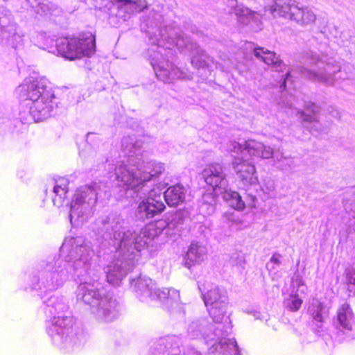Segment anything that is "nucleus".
Segmentation results:
<instances>
[{
	"label": "nucleus",
	"mask_w": 355,
	"mask_h": 355,
	"mask_svg": "<svg viewBox=\"0 0 355 355\" xmlns=\"http://www.w3.org/2000/svg\"><path fill=\"white\" fill-rule=\"evenodd\" d=\"M282 16L293 20L301 25H309L315 21V15L307 8H300L294 4H284L281 6Z\"/></svg>",
	"instance_id": "20e7f679"
},
{
	"label": "nucleus",
	"mask_w": 355,
	"mask_h": 355,
	"mask_svg": "<svg viewBox=\"0 0 355 355\" xmlns=\"http://www.w3.org/2000/svg\"><path fill=\"white\" fill-rule=\"evenodd\" d=\"M304 110H302L299 112L300 116L304 118L305 120L311 121V117L306 118L308 115L306 114V112H310L313 114H315L319 111V107L314 103L308 102L304 105Z\"/></svg>",
	"instance_id": "6ab92c4d"
},
{
	"label": "nucleus",
	"mask_w": 355,
	"mask_h": 355,
	"mask_svg": "<svg viewBox=\"0 0 355 355\" xmlns=\"http://www.w3.org/2000/svg\"><path fill=\"white\" fill-rule=\"evenodd\" d=\"M120 1L122 2L124 5L128 3L132 4L134 10L136 11H141L143 10V8L138 9L137 3L132 0H120Z\"/></svg>",
	"instance_id": "393cba45"
},
{
	"label": "nucleus",
	"mask_w": 355,
	"mask_h": 355,
	"mask_svg": "<svg viewBox=\"0 0 355 355\" xmlns=\"http://www.w3.org/2000/svg\"><path fill=\"white\" fill-rule=\"evenodd\" d=\"M19 98L31 100L33 105L30 113L35 121L46 119L53 110L54 94L42 78L28 80L20 85L17 89Z\"/></svg>",
	"instance_id": "f257e3e1"
},
{
	"label": "nucleus",
	"mask_w": 355,
	"mask_h": 355,
	"mask_svg": "<svg viewBox=\"0 0 355 355\" xmlns=\"http://www.w3.org/2000/svg\"><path fill=\"white\" fill-rule=\"evenodd\" d=\"M232 166L241 181L252 183L256 180L255 166L246 160L241 158H235V160L232 162Z\"/></svg>",
	"instance_id": "0eeeda50"
},
{
	"label": "nucleus",
	"mask_w": 355,
	"mask_h": 355,
	"mask_svg": "<svg viewBox=\"0 0 355 355\" xmlns=\"http://www.w3.org/2000/svg\"><path fill=\"white\" fill-rule=\"evenodd\" d=\"M116 178L119 181L123 182L126 185H137L139 184V181L137 180L135 182V178L129 171L125 167L120 166L116 170Z\"/></svg>",
	"instance_id": "2eb2a0df"
},
{
	"label": "nucleus",
	"mask_w": 355,
	"mask_h": 355,
	"mask_svg": "<svg viewBox=\"0 0 355 355\" xmlns=\"http://www.w3.org/2000/svg\"><path fill=\"white\" fill-rule=\"evenodd\" d=\"M352 312L349 304H345L338 310L337 319L344 329H352Z\"/></svg>",
	"instance_id": "ddd939ff"
},
{
	"label": "nucleus",
	"mask_w": 355,
	"mask_h": 355,
	"mask_svg": "<svg viewBox=\"0 0 355 355\" xmlns=\"http://www.w3.org/2000/svg\"><path fill=\"white\" fill-rule=\"evenodd\" d=\"M291 76V71H288L284 78V85H286V80Z\"/></svg>",
	"instance_id": "cd10ccee"
},
{
	"label": "nucleus",
	"mask_w": 355,
	"mask_h": 355,
	"mask_svg": "<svg viewBox=\"0 0 355 355\" xmlns=\"http://www.w3.org/2000/svg\"><path fill=\"white\" fill-rule=\"evenodd\" d=\"M187 256L192 262L198 261L200 258V254L198 253V249L196 247H191L187 251Z\"/></svg>",
	"instance_id": "5701e85b"
},
{
	"label": "nucleus",
	"mask_w": 355,
	"mask_h": 355,
	"mask_svg": "<svg viewBox=\"0 0 355 355\" xmlns=\"http://www.w3.org/2000/svg\"><path fill=\"white\" fill-rule=\"evenodd\" d=\"M76 37L77 56L78 59L83 57H90L96 51V34L92 31H83Z\"/></svg>",
	"instance_id": "39448f33"
},
{
	"label": "nucleus",
	"mask_w": 355,
	"mask_h": 355,
	"mask_svg": "<svg viewBox=\"0 0 355 355\" xmlns=\"http://www.w3.org/2000/svg\"><path fill=\"white\" fill-rule=\"evenodd\" d=\"M235 13L239 17H254L256 12L243 5H238L235 8Z\"/></svg>",
	"instance_id": "aec40b11"
},
{
	"label": "nucleus",
	"mask_w": 355,
	"mask_h": 355,
	"mask_svg": "<svg viewBox=\"0 0 355 355\" xmlns=\"http://www.w3.org/2000/svg\"><path fill=\"white\" fill-rule=\"evenodd\" d=\"M254 55L267 65L275 68L277 71L282 72L286 69L285 64L274 51H270L263 47H255Z\"/></svg>",
	"instance_id": "6e6552de"
},
{
	"label": "nucleus",
	"mask_w": 355,
	"mask_h": 355,
	"mask_svg": "<svg viewBox=\"0 0 355 355\" xmlns=\"http://www.w3.org/2000/svg\"><path fill=\"white\" fill-rule=\"evenodd\" d=\"M69 191V182L64 178H59L57 183L53 187V192L55 197L53 198V203L54 205H61L64 199L67 198V194Z\"/></svg>",
	"instance_id": "f8f14e48"
},
{
	"label": "nucleus",
	"mask_w": 355,
	"mask_h": 355,
	"mask_svg": "<svg viewBox=\"0 0 355 355\" xmlns=\"http://www.w3.org/2000/svg\"><path fill=\"white\" fill-rule=\"evenodd\" d=\"M203 300L209 315L215 322H221L227 312V297L225 291L215 286L203 293Z\"/></svg>",
	"instance_id": "f03ea898"
},
{
	"label": "nucleus",
	"mask_w": 355,
	"mask_h": 355,
	"mask_svg": "<svg viewBox=\"0 0 355 355\" xmlns=\"http://www.w3.org/2000/svg\"><path fill=\"white\" fill-rule=\"evenodd\" d=\"M260 148H261V143L254 139H248L245 142V150L250 156L259 157Z\"/></svg>",
	"instance_id": "f3484780"
},
{
	"label": "nucleus",
	"mask_w": 355,
	"mask_h": 355,
	"mask_svg": "<svg viewBox=\"0 0 355 355\" xmlns=\"http://www.w3.org/2000/svg\"><path fill=\"white\" fill-rule=\"evenodd\" d=\"M244 150L245 145H242L237 141L231 142L229 152L231 153V156L234 157V160H235V158H238L236 154L242 153Z\"/></svg>",
	"instance_id": "412c9836"
},
{
	"label": "nucleus",
	"mask_w": 355,
	"mask_h": 355,
	"mask_svg": "<svg viewBox=\"0 0 355 355\" xmlns=\"http://www.w3.org/2000/svg\"><path fill=\"white\" fill-rule=\"evenodd\" d=\"M76 37H62L55 40L58 53L62 57L70 60L78 59L77 56V42Z\"/></svg>",
	"instance_id": "423d86ee"
},
{
	"label": "nucleus",
	"mask_w": 355,
	"mask_h": 355,
	"mask_svg": "<svg viewBox=\"0 0 355 355\" xmlns=\"http://www.w3.org/2000/svg\"><path fill=\"white\" fill-rule=\"evenodd\" d=\"M292 282H293V284H296V286L297 287L304 285V282L300 277H296L295 279H293Z\"/></svg>",
	"instance_id": "a878e982"
},
{
	"label": "nucleus",
	"mask_w": 355,
	"mask_h": 355,
	"mask_svg": "<svg viewBox=\"0 0 355 355\" xmlns=\"http://www.w3.org/2000/svg\"><path fill=\"white\" fill-rule=\"evenodd\" d=\"M286 308L291 312H297L301 308L303 300L297 294H291L284 302Z\"/></svg>",
	"instance_id": "dca6fc26"
},
{
	"label": "nucleus",
	"mask_w": 355,
	"mask_h": 355,
	"mask_svg": "<svg viewBox=\"0 0 355 355\" xmlns=\"http://www.w3.org/2000/svg\"><path fill=\"white\" fill-rule=\"evenodd\" d=\"M164 198L168 206H178L184 200V187L179 184L168 187L164 192Z\"/></svg>",
	"instance_id": "9b49d317"
},
{
	"label": "nucleus",
	"mask_w": 355,
	"mask_h": 355,
	"mask_svg": "<svg viewBox=\"0 0 355 355\" xmlns=\"http://www.w3.org/2000/svg\"><path fill=\"white\" fill-rule=\"evenodd\" d=\"M259 157L263 159H269L273 155V150L270 147L265 146L261 143V148H259Z\"/></svg>",
	"instance_id": "4be33fe9"
},
{
	"label": "nucleus",
	"mask_w": 355,
	"mask_h": 355,
	"mask_svg": "<svg viewBox=\"0 0 355 355\" xmlns=\"http://www.w3.org/2000/svg\"><path fill=\"white\" fill-rule=\"evenodd\" d=\"M205 182L213 189L218 187L225 178L222 167L218 165H209L202 172Z\"/></svg>",
	"instance_id": "1a4fd4ad"
},
{
	"label": "nucleus",
	"mask_w": 355,
	"mask_h": 355,
	"mask_svg": "<svg viewBox=\"0 0 355 355\" xmlns=\"http://www.w3.org/2000/svg\"><path fill=\"white\" fill-rule=\"evenodd\" d=\"M271 261L275 263H279V255L278 254H274L272 257H271Z\"/></svg>",
	"instance_id": "bb28decb"
},
{
	"label": "nucleus",
	"mask_w": 355,
	"mask_h": 355,
	"mask_svg": "<svg viewBox=\"0 0 355 355\" xmlns=\"http://www.w3.org/2000/svg\"><path fill=\"white\" fill-rule=\"evenodd\" d=\"M311 324L313 331L318 333L322 329L325 318V310L323 302L317 301L310 308Z\"/></svg>",
	"instance_id": "9d476101"
},
{
	"label": "nucleus",
	"mask_w": 355,
	"mask_h": 355,
	"mask_svg": "<svg viewBox=\"0 0 355 355\" xmlns=\"http://www.w3.org/2000/svg\"><path fill=\"white\" fill-rule=\"evenodd\" d=\"M229 196L230 198V205L231 207L237 210H243L245 208V202L237 192H232Z\"/></svg>",
	"instance_id": "a211bd4d"
},
{
	"label": "nucleus",
	"mask_w": 355,
	"mask_h": 355,
	"mask_svg": "<svg viewBox=\"0 0 355 355\" xmlns=\"http://www.w3.org/2000/svg\"><path fill=\"white\" fill-rule=\"evenodd\" d=\"M162 199L161 189H151L148 196L139 202L137 207L138 213L146 218H152L160 214L166 208Z\"/></svg>",
	"instance_id": "7ed1b4c3"
},
{
	"label": "nucleus",
	"mask_w": 355,
	"mask_h": 355,
	"mask_svg": "<svg viewBox=\"0 0 355 355\" xmlns=\"http://www.w3.org/2000/svg\"><path fill=\"white\" fill-rule=\"evenodd\" d=\"M94 194V189L90 187H85L82 189L78 190L71 201V208L72 209L76 205L85 204Z\"/></svg>",
	"instance_id": "4468645a"
},
{
	"label": "nucleus",
	"mask_w": 355,
	"mask_h": 355,
	"mask_svg": "<svg viewBox=\"0 0 355 355\" xmlns=\"http://www.w3.org/2000/svg\"><path fill=\"white\" fill-rule=\"evenodd\" d=\"M345 279L347 284L355 285V269L351 268L347 270Z\"/></svg>",
	"instance_id": "b1692460"
}]
</instances>
